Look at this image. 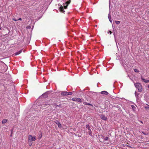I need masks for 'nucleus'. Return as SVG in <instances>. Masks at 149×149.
<instances>
[{
  "label": "nucleus",
  "mask_w": 149,
  "mask_h": 149,
  "mask_svg": "<svg viewBox=\"0 0 149 149\" xmlns=\"http://www.w3.org/2000/svg\"><path fill=\"white\" fill-rule=\"evenodd\" d=\"M145 108L147 110H149V107H145Z\"/></svg>",
  "instance_id": "obj_24"
},
{
  "label": "nucleus",
  "mask_w": 149,
  "mask_h": 149,
  "mask_svg": "<svg viewBox=\"0 0 149 149\" xmlns=\"http://www.w3.org/2000/svg\"><path fill=\"white\" fill-rule=\"evenodd\" d=\"M47 95L48 93H45L43 94L41 96L42 97H46L47 96Z\"/></svg>",
  "instance_id": "obj_10"
},
{
  "label": "nucleus",
  "mask_w": 149,
  "mask_h": 149,
  "mask_svg": "<svg viewBox=\"0 0 149 149\" xmlns=\"http://www.w3.org/2000/svg\"><path fill=\"white\" fill-rule=\"evenodd\" d=\"M109 33H110V34H111V33H112V32H111V31H109Z\"/></svg>",
  "instance_id": "obj_35"
},
{
  "label": "nucleus",
  "mask_w": 149,
  "mask_h": 149,
  "mask_svg": "<svg viewBox=\"0 0 149 149\" xmlns=\"http://www.w3.org/2000/svg\"><path fill=\"white\" fill-rule=\"evenodd\" d=\"M135 95H136V92H135Z\"/></svg>",
  "instance_id": "obj_37"
},
{
  "label": "nucleus",
  "mask_w": 149,
  "mask_h": 149,
  "mask_svg": "<svg viewBox=\"0 0 149 149\" xmlns=\"http://www.w3.org/2000/svg\"><path fill=\"white\" fill-rule=\"evenodd\" d=\"M36 137L35 136H33L31 135H29L28 136V142H32L36 140Z\"/></svg>",
  "instance_id": "obj_2"
},
{
  "label": "nucleus",
  "mask_w": 149,
  "mask_h": 149,
  "mask_svg": "<svg viewBox=\"0 0 149 149\" xmlns=\"http://www.w3.org/2000/svg\"><path fill=\"white\" fill-rule=\"evenodd\" d=\"M60 105H56V106L55 107H60Z\"/></svg>",
  "instance_id": "obj_34"
},
{
  "label": "nucleus",
  "mask_w": 149,
  "mask_h": 149,
  "mask_svg": "<svg viewBox=\"0 0 149 149\" xmlns=\"http://www.w3.org/2000/svg\"><path fill=\"white\" fill-rule=\"evenodd\" d=\"M101 93L102 94H104L105 95H107L108 94V93L106 91H102L101 92Z\"/></svg>",
  "instance_id": "obj_9"
},
{
  "label": "nucleus",
  "mask_w": 149,
  "mask_h": 149,
  "mask_svg": "<svg viewBox=\"0 0 149 149\" xmlns=\"http://www.w3.org/2000/svg\"><path fill=\"white\" fill-rule=\"evenodd\" d=\"M108 137H105L104 139V141H107L108 140Z\"/></svg>",
  "instance_id": "obj_23"
},
{
  "label": "nucleus",
  "mask_w": 149,
  "mask_h": 149,
  "mask_svg": "<svg viewBox=\"0 0 149 149\" xmlns=\"http://www.w3.org/2000/svg\"><path fill=\"white\" fill-rule=\"evenodd\" d=\"M108 17L109 19L111 18V15L109 13L108 15Z\"/></svg>",
  "instance_id": "obj_26"
},
{
  "label": "nucleus",
  "mask_w": 149,
  "mask_h": 149,
  "mask_svg": "<svg viewBox=\"0 0 149 149\" xmlns=\"http://www.w3.org/2000/svg\"><path fill=\"white\" fill-rule=\"evenodd\" d=\"M60 11L63 13L65 11L63 10V8L62 6L60 7Z\"/></svg>",
  "instance_id": "obj_15"
},
{
  "label": "nucleus",
  "mask_w": 149,
  "mask_h": 149,
  "mask_svg": "<svg viewBox=\"0 0 149 149\" xmlns=\"http://www.w3.org/2000/svg\"><path fill=\"white\" fill-rule=\"evenodd\" d=\"M72 100L73 101H76L79 102H82L81 99L80 98H73L72 99Z\"/></svg>",
  "instance_id": "obj_3"
},
{
  "label": "nucleus",
  "mask_w": 149,
  "mask_h": 149,
  "mask_svg": "<svg viewBox=\"0 0 149 149\" xmlns=\"http://www.w3.org/2000/svg\"><path fill=\"white\" fill-rule=\"evenodd\" d=\"M70 2V0H69V1H67L66 0L65 3L64 4V7L66 9L67 8V6H68V4H69Z\"/></svg>",
  "instance_id": "obj_4"
},
{
  "label": "nucleus",
  "mask_w": 149,
  "mask_h": 149,
  "mask_svg": "<svg viewBox=\"0 0 149 149\" xmlns=\"http://www.w3.org/2000/svg\"><path fill=\"white\" fill-rule=\"evenodd\" d=\"M52 105L54 106H56V104L55 103H53V104H52Z\"/></svg>",
  "instance_id": "obj_29"
},
{
  "label": "nucleus",
  "mask_w": 149,
  "mask_h": 149,
  "mask_svg": "<svg viewBox=\"0 0 149 149\" xmlns=\"http://www.w3.org/2000/svg\"><path fill=\"white\" fill-rule=\"evenodd\" d=\"M13 19L14 20V21H17V19H16L15 18H13Z\"/></svg>",
  "instance_id": "obj_30"
},
{
  "label": "nucleus",
  "mask_w": 149,
  "mask_h": 149,
  "mask_svg": "<svg viewBox=\"0 0 149 149\" xmlns=\"http://www.w3.org/2000/svg\"><path fill=\"white\" fill-rule=\"evenodd\" d=\"M83 103L84 104L86 105H87L88 103L86 102H83Z\"/></svg>",
  "instance_id": "obj_25"
},
{
  "label": "nucleus",
  "mask_w": 149,
  "mask_h": 149,
  "mask_svg": "<svg viewBox=\"0 0 149 149\" xmlns=\"http://www.w3.org/2000/svg\"><path fill=\"white\" fill-rule=\"evenodd\" d=\"M67 95H71L72 94V92H67Z\"/></svg>",
  "instance_id": "obj_17"
},
{
  "label": "nucleus",
  "mask_w": 149,
  "mask_h": 149,
  "mask_svg": "<svg viewBox=\"0 0 149 149\" xmlns=\"http://www.w3.org/2000/svg\"><path fill=\"white\" fill-rule=\"evenodd\" d=\"M49 104L48 103V102H45V103L43 104H42V107H49Z\"/></svg>",
  "instance_id": "obj_7"
},
{
  "label": "nucleus",
  "mask_w": 149,
  "mask_h": 149,
  "mask_svg": "<svg viewBox=\"0 0 149 149\" xmlns=\"http://www.w3.org/2000/svg\"><path fill=\"white\" fill-rule=\"evenodd\" d=\"M134 71H135V72H139V70L137 69H134Z\"/></svg>",
  "instance_id": "obj_18"
},
{
  "label": "nucleus",
  "mask_w": 149,
  "mask_h": 149,
  "mask_svg": "<svg viewBox=\"0 0 149 149\" xmlns=\"http://www.w3.org/2000/svg\"><path fill=\"white\" fill-rule=\"evenodd\" d=\"M22 19L21 18H19V19H17V20H22Z\"/></svg>",
  "instance_id": "obj_33"
},
{
  "label": "nucleus",
  "mask_w": 149,
  "mask_h": 149,
  "mask_svg": "<svg viewBox=\"0 0 149 149\" xmlns=\"http://www.w3.org/2000/svg\"><path fill=\"white\" fill-rule=\"evenodd\" d=\"M67 92L65 91H63L61 92V94L62 95H67Z\"/></svg>",
  "instance_id": "obj_8"
},
{
  "label": "nucleus",
  "mask_w": 149,
  "mask_h": 149,
  "mask_svg": "<svg viewBox=\"0 0 149 149\" xmlns=\"http://www.w3.org/2000/svg\"><path fill=\"white\" fill-rule=\"evenodd\" d=\"M100 118L104 120H106L107 119V117L103 115H101L100 116Z\"/></svg>",
  "instance_id": "obj_6"
},
{
  "label": "nucleus",
  "mask_w": 149,
  "mask_h": 149,
  "mask_svg": "<svg viewBox=\"0 0 149 149\" xmlns=\"http://www.w3.org/2000/svg\"><path fill=\"white\" fill-rule=\"evenodd\" d=\"M86 127L88 129L90 128L89 125H86Z\"/></svg>",
  "instance_id": "obj_20"
},
{
  "label": "nucleus",
  "mask_w": 149,
  "mask_h": 149,
  "mask_svg": "<svg viewBox=\"0 0 149 149\" xmlns=\"http://www.w3.org/2000/svg\"><path fill=\"white\" fill-rule=\"evenodd\" d=\"M55 122L56 123L58 127L59 128H61L62 127L61 124L58 120H56Z\"/></svg>",
  "instance_id": "obj_5"
},
{
  "label": "nucleus",
  "mask_w": 149,
  "mask_h": 149,
  "mask_svg": "<svg viewBox=\"0 0 149 149\" xmlns=\"http://www.w3.org/2000/svg\"><path fill=\"white\" fill-rule=\"evenodd\" d=\"M134 85L136 88L138 89L139 92H141L142 91V88L140 84L138 83H135Z\"/></svg>",
  "instance_id": "obj_1"
},
{
  "label": "nucleus",
  "mask_w": 149,
  "mask_h": 149,
  "mask_svg": "<svg viewBox=\"0 0 149 149\" xmlns=\"http://www.w3.org/2000/svg\"><path fill=\"white\" fill-rule=\"evenodd\" d=\"M131 107L134 110H135L136 109V108L135 107V106L134 105H132Z\"/></svg>",
  "instance_id": "obj_16"
},
{
  "label": "nucleus",
  "mask_w": 149,
  "mask_h": 149,
  "mask_svg": "<svg viewBox=\"0 0 149 149\" xmlns=\"http://www.w3.org/2000/svg\"><path fill=\"white\" fill-rule=\"evenodd\" d=\"M142 133L144 135H147L148 134V133H145L144 132H142Z\"/></svg>",
  "instance_id": "obj_27"
},
{
  "label": "nucleus",
  "mask_w": 149,
  "mask_h": 149,
  "mask_svg": "<svg viewBox=\"0 0 149 149\" xmlns=\"http://www.w3.org/2000/svg\"><path fill=\"white\" fill-rule=\"evenodd\" d=\"M115 23L117 24H118L120 23V22L118 21H115Z\"/></svg>",
  "instance_id": "obj_19"
},
{
  "label": "nucleus",
  "mask_w": 149,
  "mask_h": 149,
  "mask_svg": "<svg viewBox=\"0 0 149 149\" xmlns=\"http://www.w3.org/2000/svg\"><path fill=\"white\" fill-rule=\"evenodd\" d=\"M22 52V50H20L18 52H17L15 54V55H19V54H20Z\"/></svg>",
  "instance_id": "obj_13"
},
{
  "label": "nucleus",
  "mask_w": 149,
  "mask_h": 149,
  "mask_svg": "<svg viewBox=\"0 0 149 149\" xmlns=\"http://www.w3.org/2000/svg\"><path fill=\"white\" fill-rule=\"evenodd\" d=\"M42 134H40V135L39 136V137H38L39 139H40L41 138V137H42Z\"/></svg>",
  "instance_id": "obj_22"
},
{
  "label": "nucleus",
  "mask_w": 149,
  "mask_h": 149,
  "mask_svg": "<svg viewBox=\"0 0 149 149\" xmlns=\"http://www.w3.org/2000/svg\"><path fill=\"white\" fill-rule=\"evenodd\" d=\"M139 122H140L141 123L143 124V122L142 121H140V120H139Z\"/></svg>",
  "instance_id": "obj_32"
},
{
  "label": "nucleus",
  "mask_w": 149,
  "mask_h": 149,
  "mask_svg": "<svg viewBox=\"0 0 149 149\" xmlns=\"http://www.w3.org/2000/svg\"><path fill=\"white\" fill-rule=\"evenodd\" d=\"M109 20L110 21V22L111 23H112V20H111V18H109Z\"/></svg>",
  "instance_id": "obj_28"
},
{
  "label": "nucleus",
  "mask_w": 149,
  "mask_h": 149,
  "mask_svg": "<svg viewBox=\"0 0 149 149\" xmlns=\"http://www.w3.org/2000/svg\"><path fill=\"white\" fill-rule=\"evenodd\" d=\"M1 27H0V30H1Z\"/></svg>",
  "instance_id": "obj_36"
},
{
  "label": "nucleus",
  "mask_w": 149,
  "mask_h": 149,
  "mask_svg": "<svg viewBox=\"0 0 149 149\" xmlns=\"http://www.w3.org/2000/svg\"><path fill=\"white\" fill-rule=\"evenodd\" d=\"M148 88H149V85H148Z\"/></svg>",
  "instance_id": "obj_38"
},
{
  "label": "nucleus",
  "mask_w": 149,
  "mask_h": 149,
  "mask_svg": "<svg viewBox=\"0 0 149 149\" xmlns=\"http://www.w3.org/2000/svg\"><path fill=\"white\" fill-rule=\"evenodd\" d=\"M88 134L90 136H92V132H91V130L90 129V128H88Z\"/></svg>",
  "instance_id": "obj_11"
},
{
  "label": "nucleus",
  "mask_w": 149,
  "mask_h": 149,
  "mask_svg": "<svg viewBox=\"0 0 149 149\" xmlns=\"http://www.w3.org/2000/svg\"><path fill=\"white\" fill-rule=\"evenodd\" d=\"M141 79L145 82V83H148L149 82V80H146L143 78L141 77Z\"/></svg>",
  "instance_id": "obj_12"
},
{
  "label": "nucleus",
  "mask_w": 149,
  "mask_h": 149,
  "mask_svg": "<svg viewBox=\"0 0 149 149\" xmlns=\"http://www.w3.org/2000/svg\"><path fill=\"white\" fill-rule=\"evenodd\" d=\"M87 105H91V106L92 105L91 104H90V103H88Z\"/></svg>",
  "instance_id": "obj_31"
},
{
  "label": "nucleus",
  "mask_w": 149,
  "mask_h": 149,
  "mask_svg": "<svg viewBox=\"0 0 149 149\" xmlns=\"http://www.w3.org/2000/svg\"><path fill=\"white\" fill-rule=\"evenodd\" d=\"M29 142V145L30 146H31L32 145V142L31 141V142Z\"/></svg>",
  "instance_id": "obj_21"
},
{
  "label": "nucleus",
  "mask_w": 149,
  "mask_h": 149,
  "mask_svg": "<svg viewBox=\"0 0 149 149\" xmlns=\"http://www.w3.org/2000/svg\"><path fill=\"white\" fill-rule=\"evenodd\" d=\"M7 122V120L6 119H3L2 120V123L3 124H4L6 123Z\"/></svg>",
  "instance_id": "obj_14"
}]
</instances>
